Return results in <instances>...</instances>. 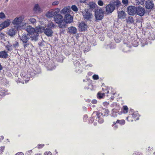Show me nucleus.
<instances>
[{
    "label": "nucleus",
    "mask_w": 155,
    "mask_h": 155,
    "mask_svg": "<svg viewBox=\"0 0 155 155\" xmlns=\"http://www.w3.org/2000/svg\"><path fill=\"white\" fill-rule=\"evenodd\" d=\"M95 15L96 20H101L104 17V11L100 8L95 11Z\"/></svg>",
    "instance_id": "nucleus-4"
},
{
    "label": "nucleus",
    "mask_w": 155,
    "mask_h": 155,
    "mask_svg": "<svg viewBox=\"0 0 155 155\" xmlns=\"http://www.w3.org/2000/svg\"><path fill=\"white\" fill-rule=\"evenodd\" d=\"M86 0H80V2L81 3H84V2Z\"/></svg>",
    "instance_id": "nucleus-55"
},
{
    "label": "nucleus",
    "mask_w": 155,
    "mask_h": 155,
    "mask_svg": "<svg viewBox=\"0 0 155 155\" xmlns=\"http://www.w3.org/2000/svg\"><path fill=\"white\" fill-rule=\"evenodd\" d=\"M35 73L32 72L31 73H30L29 76H28V77H33L35 75Z\"/></svg>",
    "instance_id": "nucleus-48"
},
{
    "label": "nucleus",
    "mask_w": 155,
    "mask_h": 155,
    "mask_svg": "<svg viewBox=\"0 0 155 155\" xmlns=\"http://www.w3.org/2000/svg\"><path fill=\"white\" fill-rule=\"evenodd\" d=\"M118 16L119 18L124 19L125 18L126 14L124 11L118 12Z\"/></svg>",
    "instance_id": "nucleus-19"
},
{
    "label": "nucleus",
    "mask_w": 155,
    "mask_h": 155,
    "mask_svg": "<svg viewBox=\"0 0 155 155\" xmlns=\"http://www.w3.org/2000/svg\"><path fill=\"white\" fill-rule=\"evenodd\" d=\"M92 119H91L89 121V122L90 123H92V121H93V120H92Z\"/></svg>",
    "instance_id": "nucleus-60"
},
{
    "label": "nucleus",
    "mask_w": 155,
    "mask_h": 155,
    "mask_svg": "<svg viewBox=\"0 0 155 155\" xmlns=\"http://www.w3.org/2000/svg\"><path fill=\"white\" fill-rule=\"evenodd\" d=\"M24 19V15L18 16L13 20L12 23L13 25H17L18 26H23L26 24L25 22V21Z\"/></svg>",
    "instance_id": "nucleus-1"
},
{
    "label": "nucleus",
    "mask_w": 155,
    "mask_h": 155,
    "mask_svg": "<svg viewBox=\"0 0 155 155\" xmlns=\"http://www.w3.org/2000/svg\"><path fill=\"white\" fill-rule=\"evenodd\" d=\"M23 153L22 152H19L16 153L15 155H23Z\"/></svg>",
    "instance_id": "nucleus-53"
},
{
    "label": "nucleus",
    "mask_w": 155,
    "mask_h": 155,
    "mask_svg": "<svg viewBox=\"0 0 155 155\" xmlns=\"http://www.w3.org/2000/svg\"><path fill=\"white\" fill-rule=\"evenodd\" d=\"M101 116H99L98 117L97 116V117L98 118V122L100 124L104 122V120L102 118H100Z\"/></svg>",
    "instance_id": "nucleus-36"
},
{
    "label": "nucleus",
    "mask_w": 155,
    "mask_h": 155,
    "mask_svg": "<svg viewBox=\"0 0 155 155\" xmlns=\"http://www.w3.org/2000/svg\"><path fill=\"white\" fill-rule=\"evenodd\" d=\"M122 2L124 5H127L128 3V0H122Z\"/></svg>",
    "instance_id": "nucleus-44"
},
{
    "label": "nucleus",
    "mask_w": 155,
    "mask_h": 155,
    "mask_svg": "<svg viewBox=\"0 0 155 155\" xmlns=\"http://www.w3.org/2000/svg\"><path fill=\"white\" fill-rule=\"evenodd\" d=\"M60 11V9L58 8L51 9L46 12V16L48 18L52 17L58 13Z\"/></svg>",
    "instance_id": "nucleus-3"
},
{
    "label": "nucleus",
    "mask_w": 155,
    "mask_h": 155,
    "mask_svg": "<svg viewBox=\"0 0 155 155\" xmlns=\"http://www.w3.org/2000/svg\"><path fill=\"white\" fill-rule=\"evenodd\" d=\"M128 117H127L126 118V119L128 121H130V120H128Z\"/></svg>",
    "instance_id": "nucleus-64"
},
{
    "label": "nucleus",
    "mask_w": 155,
    "mask_h": 155,
    "mask_svg": "<svg viewBox=\"0 0 155 155\" xmlns=\"http://www.w3.org/2000/svg\"><path fill=\"white\" fill-rule=\"evenodd\" d=\"M45 155H51V153L50 152H46L45 153Z\"/></svg>",
    "instance_id": "nucleus-49"
},
{
    "label": "nucleus",
    "mask_w": 155,
    "mask_h": 155,
    "mask_svg": "<svg viewBox=\"0 0 155 155\" xmlns=\"http://www.w3.org/2000/svg\"><path fill=\"white\" fill-rule=\"evenodd\" d=\"M11 21L9 19H7L4 22L0 24V30L8 26L10 23Z\"/></svg>",
    "instance_id": "nucleus-9"
},
{
    "label": "nucleus",
    "mask_w": 155,
    "mask_h": 155,
    "mask_svg": "<svg viewBox=\"0 0 155 155\" xmlns=\"http://www.w3.org/2000/svg\"><path fill=\"white\" fill-rule=\"evenodd\" d=\"M30 38H31V36L28 34L27 35H24L20 36V39L23 43H24L27 42Z\"/></svg>",
    "instance_id": "nucleus-12"
},
{
    "label": "nucleus",
    "mask_w": 155,
    "mask_h": 155,
    "mask_svg": "<svg viewBox=\"0 0 155 155\" xmlns=\"http://www.w3.org/2000/svg\"><path fill=\"white\" fill-rule=\"evenodd\" d=\"M104 104H105V105H108V103H107V102H105V103H104Z\"/></svg>",
    "instance_id": "nucleus-61"
},
{
    "label": "nucleus",
    "mask_w": 155,
    "mask_h": 155,
    "mask_svg": "<svg viewBox=\"0 0 155 155\" xmlns=\"http://www.w3.org/2000/svg\"><path fill=\"white\" fill-rule=\"evenodd\" d=\"M59 27L60 28H63L65 27V25H61L60 24L59 25Z\"/></svg>",
    "instance_id": "nucleus-54"
},
{
    "label": "nucleus",
    "mask_w": 155,
    "mask_h": 155,
    "mask_svg": "<svg viewBox=\"0 0 155 155\" xmlns=\"http://www.w3.org/2000/svg\"><path fill=\"white\" fill-rule=\"evenodd\" d=\"M112 126H114V130H116L118 128V126L117 125H114L113 124L112 125Z\"/></svg>",
    "instance_id": "nucleus-52"
},
{
    "label": "nucleus",
    "mask_w": 155,
    "mask_h": 155,
    "mask_svg": "<svg viewBox=\"0 0 155 155\" xmlns=\"http://www.w3.org/2000/svg\"><path fill=\"white\" fill-rule=\"evenodd\" d=\"M47 28H50L51 29V28L54 27V23L51 22L48 23V24L47 25Z\"/></svg>",
    "instance_id": "nucleus-31"
},
{
    "label": "nucleus",
    "mask_w": 155,
    "mask_h": 155,
    "mask_svg": "<svg viewBox=\"0 0 155 155\" xmlns=\"http://www.w3.org/2000/svg\"><path fill=\"white\" fill-rule=\"evenodd\" d=\"M93 79L95 80H97L99 79V76L97 74H94L92 76Z\"/></svg>",
    "instance_id": "nucleus-37"
},
{
    "label": "nucleus",
    "mask_w": 155,
    "mask_h": 155,
    "mask_svg": "<svg viewBox=\"0 0 155 155\" xmlns=\"http://www.w3.org/2000/svg\"><path fill=\"white\" fill-rule=\"evenodd\" d=\"M70 7L69 6L64 8L61 11V13L63 14H67L70 11Z\"/></svg>",
    "instance_id": "nucleus-17"
},
{
    "label": "nucleus",
    "mask_w": 155,
    "mask_h": 155,
    "mask_svg": "<svg viewBox=\"0 0 155 155\" xmlns=\"http://www.w3.org/2000/svg\"><path fill=\"white\" fill-rule=\"evenodd\" d=\"M82 15L85 20H91L93 17L92 14L88 11L87 9H85L82 12Z\"/></svg>",
    "instance_id": "nucleus-5"
},
{
    "label": "nucleus",
    "mask_w": 155,
    "mask_h": 155,
    "mask_svg": "<svg viewBox=\"0 0 155 155\" xmlns=\"http://www.w3.org/2000/svg\"><path fill=\"white\" fill-rule=\"evenodd\" d=\"M7 49L9 51H11L12 50V46L7 45L6 46Z\"/></svg>",
    "instance_id": "nucleus-43"
},
{
    "label": "nucleus",
    "mask_w": 155,
    "mask_h": 155,
    "mask_svg": "<svg viewBox=\"0 0 155 155\" xmlns=\"http://www.w3.org/2000/svg\"><path fill=\"white\" fill-rule=\"evenodd\" d=\"M4 149L5 147H0V153H2L3 152Z\"/></svg>",
    "instance_id": "nucleus-45"
},
{
    "label": "nucleus",
    "mask_w": 155,
    "mask_h": 155,
    "mask_svg": "<svg viewBox=\"0 0 155 155\" xmlns=\"http://www.w3.org/2000/svg\"><path fill=\"white\" fill-rule=\"evenodd\" d=\"M44 33L47 36L49 37L52 36L53 32L50 28H46L45 29Z\"/></svg>",
    "instance_id": "nucleus-15"
},
{
    "label": "nucleus",
    "mask_w": 155,
    "mask_h": 155,
    "mask_svg": "<svg viewBox=\"0 0 155 155\" xmlns=\"http://www.w3.org/2000/svg\"><path fill=\"white\" fill-rule=\"evenodd\" d=\"M77 28L73 26H71L68 28V31L71 34H74L77 32Z\"/></svg>",
    "instance_id": "nucleus-18"
},
{
    "label": "nucleus",
    "mask_w": 155,
    "mask_h": 155,
    "mask_svg": "<svg viewBox=\"0 0 155 155\" xmlns=\"http://www.w3.org/2000/svg\"><path fill=\"white\" fill-rule=\"evenodd\" d=\"M127 21L128 22L133 23L134 21V20L132 17L130 16L128 17V19L127 20Z\"/></svg>",
    "instance_id": "nucleus-29"
},
{
    "label": "nucleus",
    "mask_w": 155,
    "mask_h": 155,
    "mask_svg": "<svg viewBox=\"0 0 155 155\" xmlns=\"http://www.w3.org/2000/svg\"><path fill=\"white\" fill-rule=\"evenodd\" d=\"M114 40L116 42L119 43L121 41V38L118 37H115L114 38Z\"/></svg>",
    "instance_id": "nucleus-33"
},
{
    "label": "nucleus",
    "mask_w": 155,
    "mask_h": 155,
    "mask_svg": "<svg viewBox=\"0 0 155 155\" xmlns=\"http://www.w3.org/2000/svg\"><path fill=\"white\" fill-rule=\"evenodd\" d=\"M44 145L43 144H39L38 146V149L41 148L43 147Z\"/></svg>",
    "instance_id": "nucleus-51"
},
{
    "label": "nucleus",
    "mask_w": 155,
    "mask_h": 155,
    "mask_svg": "<svg viewBox=\"0 0 155 155\" xmlns=\"http://www.w3.org/2000/svg\"><path fill=\"white\" fill-rule=\"evenodd\" d=\"M109 93V91H107V92H105L104 93H101L100 92H99L97 94V97L100 99L103 98L104 96L105 93Z\"/></svg>",
    "instance_id": "nucleus-25"
},
{
    "label": "nucleus",
    "mask_w": 155,
    "mask_h": 155,
    "mask_svg": "<svg viewBox=\"0 0 155 155\" xmlns=\"http://www.w3.org/2000/svg\"><path fill=\"white\" fill-rule=\"evenodd\" d=\"M128 108L127 106H124L122 109V110L124 114H127L128 112Z\"/></svg>",
    "instance_id": "nucleus-28"
},
{
    "label": "nucleus",
    "mask_w": 155,
    "mask_h": 155,
    "mask_svg": "<svg viewBox=\"0 0 155 155\" xmlns=\"http://www.w3.org/2000/svg\"><path fill=\"white\" fill-rule=\"evenodd\" d=\"M112 115L114 117H115L117 116V114L116 111V109H114L112 110Z\"/></svg>",
    "instance_id": "nucleus-32"
},
{
    "label": "nucleus",
    "mask_w": 155,
    "mask_h": 155,
    "mask_svg": "<svg viewBox=\"0 0 155 155\" xmlns=\"http://www.w3.org/2000/svg\"><path fill=\"white\" fill-rule=\"evenodd\" d=\"M110 98L111 99L113 100L114 98V96H112Z\"/></svg>",
    "instance_id": "nucleus-62"
},
{
    "label": "nucleus",
    "mask_w": 155,
    "mask_h": 155,
    "mask_svg": "<svg viewBox=\"0 0 155 155\" xmlns=\"http://www.w3.org/2000/svg\"><path fill=\"white\" fill-rule=\"evenodd\" d=\"M8 56L7 53L5 51L0 52V57L4 58H6Z\"/></svg>",
    "instance_id": "nucleus-26"
},
{
    "label": "nucleus",
    "mask_w": 155,
    "mask_h": 155,
    "mask_svg": "<svg viewBox=\"0 0 155 155\" xmlns=\"http://www.w3.org/2000/svg\"><path fill=\"white\" fill-rule=\"evenodd\" d=\"M97 101L96 100H93L91 102L93 104H96L97 103Z\"/></svg>",
    "instance_id": "nucleus-50"
},
{
    "label": "nucleus",
    "mask_w": 155,
    "mask_h": 155,
    "mask_svg": "<svg viewBox=\"0 0 155 155\" xmlns=\"http://www.w3.org/2000/svg\"><path fill=\"white\" fill-rule=\"evenodd\" d=\"M5 17V15L4 14L3 12L0 13V18H4Z\"/></svg>",
    "instance_id": "nucleus-40"
},
{
    "label": "nucleus",
    "mask_w": 155,
    "mask_h": 155,
    "mask_svg": "<svg viewBox=\"0 0 155 155\" xmlns=\"http://www.w3.org/2000/svg\"><path fill=\"white\" fill-rule=\"evenodd\" d=\"M88 5L90 8L94 9L96 5V4L93 2H91L89 3Z\"/></svg>",
    "instance_id": "nucleus-27"
},
{
    "label": "nucleus",
    "mask_w": 155,
    "mask_h": 155,
    "mask_svg": "<svg viewBox=\"0 0 155 155\" xmlns=\"http://www.w3.org/2000/svg\"><path fill=\"white\" fill-rule=\"evenodd\" d=\"M88 26L84 22L80 23L78 25V29L79 31H83L87 30Z\"/></svg>",
    "instance_id": "nucleus-10"
},
{
    "label": "nucleus",
    "mask_w": 155,
    "mask_h": 155,
    "mask_svg": "<svg viewBox=\"0 0 155 155\" xmlns=\"http://www.w3.org/2000/svg\"><path fill=\"white\" fill-rule=\"evenodd\" d=\"M133 155H143L140 152H137L134 153Z\"/></svg>",
    "instance_id": "nucleus-46"
},
{
    "label": "nucleus",
    "mask_w": 155,
    "mask_h": 155,
    "mask_svg": "<svg viewBox=\"0 0 155 155\" xmlns=\"http://www.w3.org/2000/svg\"><path fill=\"white\" fill-rule=\"evenodd\" d=\"M102 112H104V114L103 112H100L99 111L98 113H96V114L97 115L98 117H99V116H107L108 114V111L106 109H103L102 110Z\"/></svg>",
    "instance_id": "nucleus-16"
},
{
    "label": "nucleus",
    "mask_w": 155,
    "mask_h": 155,
    "mask_svg": "<svg viewBox=\"0 0 155 155\" xmlns=\"http://www.w3.org/2000/svg\"><path fill=\"white\" fill-rule=\"evenodd\" d=\"M26 30L30 35L33 34L34 35L33 36L32 35L31 36L32 40L36 41L38 39V34L34 28L30 26H28L27 27Z\"/></svg>",
    "instance_id": "nucleus-2"
},
{
    "label": "nucleus",
    "mask_w": 155,
    "mask_h": 155,
    "mask_svg": "<svg viewBox=\"0 0 155 155\" xmlns=\"http://www.w3.org/2000/svg\"><path fill=\"white\" fill-rule=\"evenodd\" d=\"M136 14L137 15L142 16L145 13V10L144 9L140 6H139L137 8Z\"/></svg>",
    "instance_id": "nucleus-11"
},
{
    "label": "nucleus",
    "mask_w": 155,
    "mask_h": 155,
    "mask_svg": "<svg viewBox=\"0 0 155 155\" xmlns=\"http://www.w3.org/2000/svg\"><path fill=\"white\" fill-rule=\"evenodd\" d=\"M139 115L137 113H134L132 114V117L134 118H135L138 116Z\"/></svg>",
    "instance_id": "nucleus-41"
},
{
    "label": "nucleus",
    "mask_w": 155,
    "mask_h": 155,
    "mask_svg": "<svg viewBox=\"0 0 155 155\" xmlns=\"http://www.w3.org/2000/svg\"><path fill=\"white\" fill-rule=\"evenodd\" d=\"M125 121L124 120H117V121L116 122H113V124L115 125L117 123L121 125H123L124 124H125Z\"/></svg>",
    "instance_id": "nucleus-22"
},
{
    "label": "nucleus",
    "mask_w": 155,
    "mask_h": 155,
    "mask_svg": "<svg viewBox=\"0 0 155 155\" xmlns=\"http://www.w3.org/2000/svg\"><path fill=\"white\" fill-rule=\"evenodd\" d=\"M40 28H41V29H42V30H44L45 29V28L44 27H42L41 26L40 27Z\"/></svg>",
    "instance_id": "nucleus-58"
},
{
    "label": "nucleus",
    "mask_w": 155,
    "mask_h": 155,
    "mask_svg": "<svg viewBox=\"0 0 155 155\" xmlns=\"http://www.w3.org/2000/svg\"><path fill=\"white\" fill-rule=\"evenodd\" d=\"M34 11L36 12H39L41 11V9L38 4H35L33 8Z\"/></svg>",
    "instance_id": "nucleus-23"
},
{
    "label": "nucleus",
    "mask_w": 155,
    "mask_h": 155,
    "mask_svg": "<svg viewBox=\"0 0 155 155\" xmlns=\"http://www.w3.org/2000/svg\"><path fill=\"white\" fill-rule=\"evenodd\" d=\"M144 2V0H138L137 3L140 5H142L143 4Z\"/></svg>",
    "instance_id": "nucleus-42"
},
{
    "label": "nucleus",
    "mask_w": 155,
    "mask_h": 155,
    "mask_svg": "<svg viewBox=\"0 0 155 155\" xmlns=\"http://www.w3.org/2000/svg\"><path fill=\"white\" fill-rule=\"evenodd\" d=\"M64 20L66 23H71L73 21V18L69 14H66L64 17Z\"/></svg>",
    "instance_id": "nucleus-13"
},
{
    "label": "nucleus",
    "mask_w": 155,
    "mask_h": 155,
    "mask_svg": "<svg viewBox=\"0 0 155 155\" xmlns=\"http://www.w3.org/2000/svg\"><path fill=\"white\" fill-rule=\"evenodd\" d=\"M71 8L74 12H76L78 11V8L75 5H72Z\"/></svg>",
    "instance_id": "nucleus-30"
},
{
    "label": "nucleus",
    "mask_w": 155,
    "mask_h": 155,
    "mask_svg": "<svg viewBox=\"0 0 155 155\" xmlns=\"http://www.w3.org/2000/svg\"><path fill=\"white\" fill-rule=\"evenodd\" d=\"M97 4L101 6H103L104 4L103 2L101 0H98L97 2Z\"/></svg>",
    "instance_id": "nucleus-35"
},
{
    "label": "nucleus",
    "mask_w": 155,
    "mask_h": 155,
    "mask_svg": "<svg viewBox=\"0 0 155 155\" xmlns=\"http://www.w3.org/2000/svg\"><path fill=\"white\" fill-rule=\"evenodd\" d=\"M29 20L31 23H34L36 21L35 19L34 18H31L29 19Z\"/></svg>",
    "instance_id": "nucleus-47"
},
{
    "label": "nucleus",
    "mask_w": 155,
    "mask_h": 155,
    "mask_svg": "<svg viewBox=\"0 0 155 155\" xmlns=\"http://www.w3.org/2000/svg\"><path fill=\"white\" fill-rule=\"evenodd\" d=\"M146 7L147 9H151L153 6V3L152 1L147 0L146 2Z\"/></svg>",
    "instance_id": "nucleus-14"
},
{
    "label": "nucleus",
    "mask_w": 155,
    "mask_h": 155,
    "mask_svg": "<svg viewBox=\"0 0 155 155\" xmlns=\"http://www.w3.org/2000/svg\"><path fill=\"white\" fill-rule=\"evenodd\" d=\"M15 32L16 30L15 29L12 28L9 30L8 34L9 35L12 36L15 34Z\"/></svg>",
    "instance_id": "nucleus-24"
},
{
    "label": "nucleus",
    "mask_w": 155,
    "mask_h": 155,
    "mask_svg": "<svg viewBox=\"0 0 155 155\" xmlns=\"http://www.w3.org/2000/svg\"><path fill=\"white\" fill-rule=\"evenodd\" d=\"M13 46L15 48H16L18 47V43L17 41H15V43L13 44Z\"/></svg>",
    "instance_id": "nucleus-39"
},
{
    "label": "nucleus",
    "mask_w": 155,
    "mask_h": 155,
    "mask_svg": "<svg viewBox=\"0 0 155 155\" xmlns=\"http://www.w3.org/2000/svg\"><path fill=\"white\" fill-rule=\"evenodd\" d=\"M137 8L135 6H130L127 8L128 14L130 15H134L136 14Z\"/></svg>",
    "instance_id": "nucleus-7"
},
{
    "label": "nucleus",
    "mask_w": 155,
    "mask_h": 155,
    "mask_svg": "<svg viewBox=\"0 0 155 155\" xmlns=\"http://www.w3.org/2000/svg\"><path fill=\"white\" fill-rule=\"evenodd\" d=\"M54 21L58 24H60L62 23L63 21V16L60 14H57L54 17Z\"/></svg>",
    "instance_id": "nucleus-8"
},
{
    "label": "nucleus",
    "mask_w": 155,
    "mask_h": 155,
    "mask_svg": "<svg viewBox=\"0 0 155 155\" xmlns=\"http://www.w3.org/2000/svg\"><path fill=\"white\" fill-rule=\"evenodd\" d=\"M113 95H114L115 94V92H112V93H111Z\"/></svg>",
    "instance_id": "nucleus-63"
},
{
    "label": "nucleus",
    "mask_w": 155,
    "mask_h": 155,
    "mask_svg": "<svg viewBox=\"0 0 155 155\" xmlns=\"http://www.w3.org/2000/svg\"><path fill=\"white\" fill-rule=\"evenodd\" d=\"M59 3V2L58 1H55L53 2L52 4V5L53 6L57 5Z\"/></svg>",
    "instance_id": "nucleus-34"
},
{
    "label": "nucleus",
    "mask_w": 155,
    "mask_h": 155,
    "mask_svg": "<svg viewBox=\"0 0 155 155\" xmlns=\"http://www.w3.org/2000/svg\"><path fill=\"white\" fill-rule=\"evenodd\" d=\"M124 47V49L123 50V51L124 52H127L130 51V48L131 47V45L130 44H129V45L127 44H125Z\"/></svg>",
    "instance_id": "nucleus-20"
},
{
    "label": "nucleus",
    "mask_w": 155,
    "mask_h": 155,
    "mask_svg": "<svg viewBox=\"0 0 155 155\" xmlns=\"http://www.w3.org/2000/svg\"><path fill=\"white\" fill-rule=\"evenodd\" d=\"M23 45L25 49L28 50L29 49L28 48H30L32 47V45L29 43H27V42L23 43Z\"/></svg>",
    "instance_id": "nucleus-21"
},
{
    "label": "nucleus",
    "mask_w": 155,
    "mask_h": 155,
    "mask_svg": "<svg viewBox=\"0 0 155 155\" xmlns=\"http://www.w3.org/2000/svg\"><path fill=\"white\" fill-rule=\"evenodd\" d=\"M117 5H119L120 4V2L119 1H117V4H116Z\"/></svg>",
    "instance_id": "nucleus-57"
},
{
    "label": "nucleus",
    "mask_w": 155,
    "mask_h": 155,
    "mask_svg": "<svg viewBox=\"0 0 155 155\" xmlns=\"http://www.w3.org/2000/svg\"><path fill=\"white\" fill-rule=\"evenodd\" d=\"M93 73L91 72H89L88 73V74L89 76H91L92 75Z\"/></svg>",
    "instance_id": "nucleus-56"
},
{
    "label": "nucleus",
    "mask_w": 155,
    "mask_h": 155,
    "mask_svg": "<svg viewBox=\"0 0 155 155\" xmlns=\"http://www.w3.org/2000/svg\"><path fill=\"white\" fill-rule=\"evenodd\" d=\"M114 9V5L111 3L107 5L105 7V10L107 14L112 13Z\"/></svg>",
    "instance_id": "nucleus-6"
},
{
    "label": "nucleus",
    "mask_w": 155,
    "mask_h": 155,
    "mask_svg": "<svg viewBox=\"0 0 155 155\" xmlns=\"http://www.w3.org/2000/svg\"><path fill=\"white\" fill-rule=\"evenodd\" d=\"M28 153H31L32 152V151L31 150H29L28 151Z\"/></svg>",
    "instance_id": "nucleus-59"
},
{
    "label": "nucleus",
    "mask_w": 155,
    "mask_h": 155,
    "mask_svg": "<svg viewBox=\"0 0 155 155\" xmlns=\"http://www.w3.org/2000/svg\"><path fill=\"white\" fill-rule=\"evenodd\" d=\"M132 44L134 47H136L138 45V43L136 41H134Z\"/></svg>",
    "instance_id": "nucleus-38"
}]
</instances>
